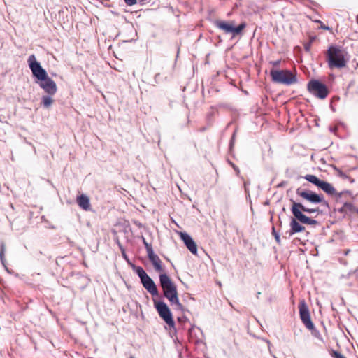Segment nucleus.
<instances>
[{
	"mask_svg": "<svg viewBox=\"0 0 358 358\" xmlns=\"http://www.w3.org/2000/svg\"><path fill=\"white\" fill-rule=\"evenodd\" d=\"M215 26L222 30L225 34H232L234 36L240 34L246 27V23L242 22L238 27H234V22H227L222 20H215Z\"/></svg>",
	"mask_w": 358,
	"mask_h": 358,
	"instance_id": "6",
	"label": "nucleus"
},
{
	"mask_svg": "<svg viewBox=\"0 0 358 358\" xmlns=\"http://www.w3.org/2000/svg\"><path fill=\"white\" fill-rule=\"evenodd\" d=\"M291 201L292 203L291 211L294 217L290 222V235L305 231V227L299 224V222L308 225H315L317 224L315 220L306 216L303 212L308 213H318L319 209L317 208H308L301 203L295 202L293 200H291Z\"/></svg>",
	"mask_w": 358,
	"mask_h": 358,
	"instance_id": "1",
	"label": "nucleus"
},
{
	"mask_svg": "<svg viewBox=\"0 0 358 358\" xmlns=\"http://www.w3.org/2000/svg\"><path fill=\"white\" fill-rule=\"evenodd\" d=\"M296 193L303 199L313 204L326 203L322 195L317 194L315 192L308 189L298 188L296 190Z\"/></svg>",
	"mask_w": 358,
	"mask_h": 358,
	"instance_id": "10",
	"label": "nucleus"
},
{
	"mask_svg": "<svg viewBox=\"0 0 358 358\" xmlns=\"http://www.w3.org/2000/svg\"><path fill=\"white\" fill-rule=\"evenodd\" d=\"M311 42H308L306 44H304V49L306 52H310V48H311Z\"/></svg>",
	"mask_w": 358,
	"mask_h": 358,
	"instance_id": "23",
	"label": "nucleus"
},
{
	"mask_svg": "<svg viewBox=\"0 0 358 358\" xmlns=\"http://www.w3.org/2000/svg\"><path fill=\"white\" fill-rule=\"evenodd\" d=\"M304 178L329 195H335L336 194V191L331 184L320 180L315 175L307 174L304 176Z\"/></svg>",
	"mask_w": 358,
	"mask_h": 358,
	"instance_id": "9",
	"label": "nucleus"
},
{
	"mask_svg": "<svg viewBox=\"0 0 358 358\" xmlns=\"http://www.w3.org/2000/svg\"><path fill=\"white\" fill-rule=\"evenodd\" d=\"M28 63L33 75L39 80L45 79L48 77L47 72L43 69L38 62L36 61L34 55L29 57Z\"/></svg>",
	"mask_w": 358,
	"mask_h": 358,
	"instance_id": "12",
	"label": "nucleus"
},
{
	"mask_svg": "<svg viewBox=\"0 0 358 358\" xmlns=\"http://www.w3.org/2000/svg\"><path fill=\"white\" fill-rule=\"evenodd\" d=\"M76 202L78 205L84 210L87 211L90 210V202L87 196L85 194L78 196L76 199Z\"/></svg>",
	"mask_w": 358,
	"mask_h": 358,
	"instance_id": "16",
	"label": "nucleus"
},
{
	"mask_svg": "<svg viewBox=\"0 0 358 358\" xmlns=\"http://www.w3.org/2000/svg\"><path fill=\"white\" fill-rule=\"evenodd\" d=\"M332 355L334 358H345L344 355L336 351H334Z\"/></svg>",
	"mask_w": 358,
	"mask_h": 358,
	"instance_id": "20",
	"label": "nucleus"
},
{
	"mask_svg": "<svg viewBox=\"0 0 358 358\" xmlns=\"http://www.w3.org/2000/svg\"><path fill=\"white\" fill-rule=\"evenodd\" d=\"M308 90L312 94L320 99H325L329 93L327 87L317 80H310L308 84Z\"/></svg>",
	"mask_w": 358,
	"mask_h": 358,
	"instance_id": "8",
	"label": "nucleus"
},
{
	"mask_svg": "<svg viewBox=\"0 0 358 358\" xmlns=\"http://www.w3.org/2000/svg\"><path fill=\"white\" fill-rule=\"evenodd\" d=\"M124 2L127 6H131L137 3V0H124Z\"/></svg>",
	"mask_w": 358,
	"mask_h": 358,
	"instance_id": "21",
	"label": "nucleus"
},
{
	"mask_svg": "<svg viewBox=\"0 0 358 358\" xmlns=\"http://www.w3.org/2000/svg\"><path fill=\"white\" fill-rule=\"evenodd\" d=\"M270 76L273 82L285 85H291L296 83V76L289 70H278L272 69Z\"/></svg>",
	"mask_w": 358,
	"mask_h": 358,
	"instance_id": "4",
	"label": "nucleus"
},
{
	"mask_svg": "<svg viewBox=\"0 0 358 358\" xmlns=\"http://www.w3.org/2000/svg\"><path fill=\"white\" fill-rule=\"evenodd\" d=\"M154 306L156 308L159 317L171 327L175 325L170 308L167 304L162 301L153 300Z\"/></svg>",
	"mask_w": 358,
	"mask_h": 358,
	"instance_id": "7",
	"label": "nucleus"
},
{
	"mask_svg": "<svg viewBox=\"0 0 358 358\" xmlns=\"http://www.w3.org/2000/svg\"><path fill=\"white\" fill-rule=\"evenodd\" d=\"M299 310L300 318L305 327L309 330H314L315 326L310 319L309 309L304 301L299 303Z\"/></svg>",
	"mask_w": 358,
	"mask_h": 358,
	"instance_id": "13",
	"label": "nucleus"
},
{
	"mask_svg": "<svg viewBox=\"0 0 358 358\" xmlns=\"http://www.w3.org/2000/svg\"><path fill=\"white\" fill-rule=\"evenodd\" d=\"M338 176L343 179H348L350 182L353 183L355 180L341 170H337Z\"/></svg>",
	"mask_w": 358,
	"mask_h": 358,
	"instance_id": "18",
	"label": "nucleus"
},
{
	"mask_svg": "<svg viewBox=\"0 0 358 358\" xmlns=\"http://www.w3.org/2000/svg\"><path fill=\"white\" fill-rule=\"evenodd\" d=\"M40 87L43 88L46 93L50 95H53L56 93L57 87L55 82L48 76L41 80Z\"/></svg>",
	"mask_w": 358,
	"mask_h": 358,
	"instance_id": "14",
	"label": "nucleus"
},
{
	"mask_svg": "<svg viewBox=\"0 0 358 358\" xmlns=\"http://www.w3.org/2000/svg\"><path fill=\"white\" fill-rule=\"evenodd\" d=\"M5 250H6V246L3 243V244H1V245L0 247V259L3 265L5 264V257H4Z\"/></svg>",
	"mask_w": 358,
	"mask_h": 358,
	"instance_id": "19",
	"label": "nucleus"
},
{
	"mask_svg": "<svg viewBox=\"0 0 358 358\" xmlns=\"http://www.w3.org/2000/svg\"><path fill=\"white\" fill-rule=\"evenodd\" d=\"M180 238L184 241L187 248L189 250V251L194 254L196 255L197 253V245L194 240L186 233H181Z\"/></svg>",
	"mask_w": 358,
	"mask_h": 358,
	"instance_id": "15",
	"label": "nucleus"
},
{
	"mask_svg": "<svg viewBox=\"0 0 358 358\" xmlns=\"http://www.w3.org/2000/svg\"><path fill=\"white\" fill-rule=\"evenodd\" d=\"M315 22H316L317 23L320 24V28H321V29H324V30H329V27H327V26L324 25V24L322 23V21H320V20H316Z\"/></svg>",
	"mask_w": 358,
	"mask_h": 358,
	"instance_id": "22",
	"label": "nucleus"
},
{
	"mask_svg": "<svg viewBox=\"0 0 358 358\" xmlns=\"http://www.w3.org/2000/svg\"><path fill=\"white\" fill-rule=\"evenodd\" d=\"M143 244L145 245L148 257L149 260L152 262L155 270L157 272L162 273L164 272L163 264L160 258L154 252L152 247L151 244L146 242V241L143 238Z\"/></svg>",
	"mask_w": 358,
	"mask_h": 358,
	"instance_id": "11",
	"label": "nucleus"
},
{
	"mask_svg": "<svg viewBox=\"0 0 358 358\" xmlns=\"http://www.w3.org/2000/svg\"><path fill=\"white\" fill-rule=\"evenodd\" d=\"M281 62L280 59L275 60V61H271L270 62V64H272L273 66L276 67L280 65Z\"/></svg>",
	"mask_w": 358,
	"mask_h": 358,
	"instance_id": "24",
	"label": "nucleus"
},
{
	"mask_svg": "<svg viewBox=\"0 0 358 358\" xmlns=\"http://www.w3.org/2000/svg\"><path fill=\"white\" fill-rule=\"evenodd\" d=\"M205 130H206V128H205V127L201 128V129H199V131H205Z\"/></svg>",
	"mask_w": 358,
	"mask_h": 358,
	"instance_id": "27",
	"label": "nucleus"
},
{
	"mask_svg": "<svg viewBox=\"0 0 358 358\" xmlns=\"http://www.w3.org/2000/svg\"><path fill=\"white\" fill-rule=\"evenodd\" d=\"M275 239H276V241H277L278 242H279V241H280L279 236H278V234H275Z\"/></svg>",
	"mask_w": 358,
	"mask_h": 358,
	"instance_id": "25",
	"label": "nucleus"
},
{
	"mask_svg": "<svg viewBox=\"0 0 358 358\" xmlns=\"http://www.w3.org/2000/svg\"><path fill=\"white\" fill-rule=\"evenodd\" d=\"M325 59L330 69H341L347 66L348 52L337 45H330L325 53Z\"/></svg>",
	"mask_w": 358,
	"mask_h": 358,
	"instance_id": "2",
	"label": "nucleus"
},
{
	"mask_svg": "<svg viewBox=\"0 0 358 358\" xmlns=\"http://www.w3.org/2000/svg\"><path fill=\"white\" fill-rule=\"evenodd\" d=\"M160 286L163 290L164 296L171 305H175L178 309H182V305L179 301L176 285L171 278L165 273L159 275Z\"/></svg>",
	"mask_w": 358,
	"mask_h": 358,
	"instance_id": "3",
	"label": "nucleus"
},
{
	"mask_svg": "<svg viewBox=\"0 0 358 358\" xmlns=\"http://www.w3.org/2000/svg\"><path fill=\"white\" fill-rule=\"evenodd\" d=\"M130 358H134V357H130Z\"/></svg>",
	"mask_w": 358,
	"mask_h": 358,
	"instance_id": "28",
	"label": "nucleus"
},
{
	"mask_svg": "<svg viewBox=\"0 0 358 358\" xmlns=\"http://www.w3.org/2000/svg\"><path fill=\"white\" fill-rule=\"evenodd\" d=\"M315 40V37H311L310 38V41L309 42H311V43L313 42V41Z\"/></svg>",
	"mask_w": 358,
	"mask_h": 358,
	"instance_id": "26",
	"label": "nucleus"
},
{
	"mask_svg": "<svg viewBox=\"0 0 358 358\" xmlns=\"http://www.w3.org/2000/svg\"><path fill=\"white\" fill-rule=\"evenodd\" d=\"M53 102V99L50 96H43L42 99V103L43 106L45 108L50 107Z\"/></svg>",
	"mask_w": 358,
	"mask_h": 358,
	"instance_id": "17",
	"label": "nucleus"
},
{
	"mask_svg": "<svg viewBox=\"0 0 358 358\" xmlns=\"http://www.w3.org/2000/svg\"><path fill=\"white\" fill-rule=\"evenodd\" d=\"M136 273L141 279L143 287L152 296L159 294L157 287L152 279L146 273L144 269L138 266L136 268Z\"/></svg>",
	"mask_w": 358,
	"mask_h": 358,
	"instance_id": "5",
	"label": "nucleus"
}]
</instances>
